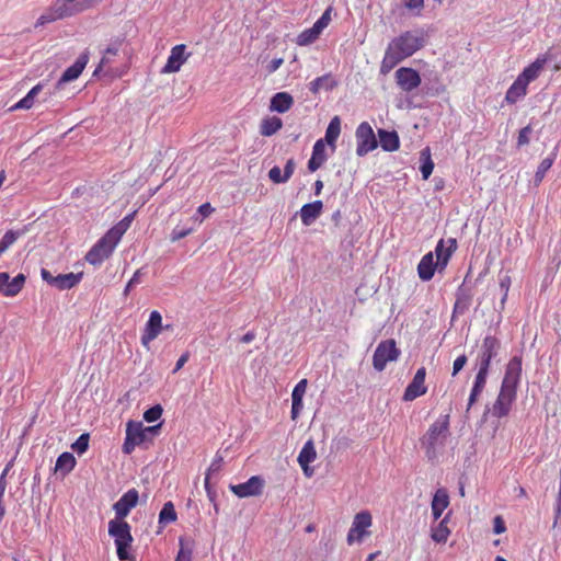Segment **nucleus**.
<instances>
[{"label": "nucleus", "instance_id": "f257e3e1", "mask_svg": "<svg viewBox=\"0 0 561 561\" xmlns=\"http://www.w3.org/2000/svg\"><path fill=\"white\" fill-rule=\"evenodd\" d=\"M423 31H407L391 39L388 44L381 65L380 72L389 73L397 65L412 56L424 46Z\"/></svg>", "mask_w": 561, "mask_h": 561}, {"label": "nucleus", "instance_id": "f03ea898", "mask_svg": "<svg viewBox=\"0 0 561 561\" xmlns=\"http://www.w3.org/2000/svg\"><path fill=\"white\" fill-rule=\"evenodd\" d=\"M449 435V415H443L436 420L421 438V445L425 449L428 459H434L438 450L443 449Z\"/></svg>", "mask_w": 561, "mask_h": 561}, {"label": "nucleus", "instance_id": "7ed1b4c3", "mask_svg": "<svg viewBox=\"0 0 561 561\" xmlns=\"http://www.w3.org/2000/svg\"><path fill=\"white\" fill-rule=\"evenodd\" d=\"M161 423L152 426H144L141 422L128 421L126 424V436L122 450L126 455H130L137 446L147 442L151 443L152 438L159 434Z\"/></svg>", "mask_w": 561, "mask_h": 561}, {"label": "nucleus", "instance_id": "20e7f679", "mask_svg": "<svg viewBox=\"0 0 561 561\" xmlns=\"http://www.w3.org/2000/svg\"><path fill=\"white\" fill-rule=\"evenodd\" d=\"M108 535L114 538L117 557L121 561H133L135 556L129 549L133 543L130 526L124 519H112L108 522Z\"/></svg>", "mask_w": 561, "mask_h": 561}, {"label": "nucleus", "instance_id": "39448f33", "mask_svg": "<svg viewBox=\"0 0 561 561\" xmlns=\"http://www.w3.org/2000/svg\"><path fill=\"white\" fill-rule=\"evenodd\" d=\"M121 239L115 232L110 230L90 249L85 255V261L91 265H100L108 259Z\"/></svg>", "mask_w": 561, "mask_h": 561}, {"label": "nucleus", "instance_id": "423d86ee", "mask_svg": "<svg viewBox=\"0 0 561 561\" xmlns=\"http://www.w3.org/2000/svg\"><path fill=\"white\" fill-rule=\"evenodd\" d=\"M401 352L393 339L381 341L373 355V366L377 371H382L388 363L396 362Z\"/></svg>", "mask_w": 561, "mask_h": 561}, {"label": "nucleus", "instance_id": "0eeeda50", "mask_svg": "<svg viewBox=\"0 0 561 561\" xmlns=\"http://www.w3.org/2000/svg\"><path fill=\"white\" fill-rule=\"evenodd\" d=\"M371 525L373 516L370 512L362 511L357 513L346 536L347 543L352 546L354 542H362L365 537L370 535L369 528Z\"/></svg>", "mask_w": 561, "mask_h": 561}, {"label": "nucleus", "instance_id": "6e6552de", "mask_svg": "<svg viewBox=\"0 0 561 561\" xmlns=\"http://www.w3.org/2000/svg\"><path fill=\"white\" fill-rule=\"evenodd\" d=\"M356 154L364 157L378 147L373 127L368 122L360 123L355 130Z\"/></svg>", "mask_w": 561, "mask_h": 561}, {"label": "nucleus", "instance_id": "1a4fd4ad", "mask_svg": "<svg viewBox=\"0 0 561 561\" xmlns=\"http://www.w3.org/2000/svg\"><path fill=\"white\" fill-rule=\"evenodd\" d=\"M516 392L517 389L501 385L499 396L491 409L492 415L497 419L508 415L512 405L516 400Z\"/></svg>", "mask_w": 561, "mask_h": 561}, {"label": "nucleus", "instance_id": "9d476101", "mask_svg": "<svg viewBox=\"0 0 561 561\" xmlns=\"http://www.w3.org/2000/svg\"><path fill=\"white\" fill-rule=\"evenodd\" d=\"M41 276L47 284L55 286L59 290L73 288L80 283L82 278L81 273H67L53 276L51 273L46 268H42Z\"/></svg>", "mask_w": 561, "mask_h": 561}, {"label": "nucleus", "instance_id": "9b49d317", "mask_svg": "<svg viewBox=\"0 0 561 561\" xmlns=\"http://www.w3.org/2000/svg\"><path fill=\"white\" fill-rule=\"evenodd\" d=\"M264 479L260 476H252L248 481L230 485V491L240 499L259 496L264 489Z\"/></svg>", "mask_w": 561, "mask_h": 561}, {"label": "nucleus", "instance_id": "f8f14e48", "mask_svg": "<svg viewBox=\"0 0 561 561\" xmlns=\"http://www.w3.org/2000/svg\"><path fill=\"white\" fill-rule=\"evenodd\" d=\"M501 342L494 335H486L480 347V352L477 358L478 367L490 369L491 360L497 355Z\"/></svg>", "mask_w": 561, "mask_h": 561}, {"label": "nucleus", "instance_id": "ddd939ff", "mask_svg": "<svg viewBox=\"0 0 561 561\" xmlns=\"http://www.w3.org/2000/svg\"><path fill=\"white\" fill-rule=\"evenodd\" d=\"M191 55V53H186V45H175L171 48L167 62L161 69V73L179 72L181 67L187 61Z\"/></svg>", "mask_w": 561, "mask_h": 561}, {"label": "nucleus", "instance_id": "4468645a", "mask_svg": "<svg viewBox=\"0 0 561 561\" xmlns=\"http://www.w3.org/2000/svg\"><path fill=\"white\" fill-rule=\"evenodd\" d=\"M396 82L398 87L404 92H411L419 88L422 80L420 73L410 67H401L396 73Z\"/></svg>", "mask_w": 561, "mask_h": 561}, {"label": "nucleus", "instance_id": "2eb2a0df", "mask_svg": "<svg viewBox=\"0 0 561 561\" xmlns=\"http://www.w3.org/2000/svg\"><path fill=\"white\" fill-rule=\"evenodd\" d=\"M426 369L421 367L416 370L412 381L405 388L402 399L404 401H413L416 398L423 396L427 391L425 385Z\"/></svg>", "mask_w": 561, "mask_h": 561}, {"label": "nucleus", "instance_id": "dca6fc26", "mask_svg": "<svg viewBox=\"0 0 561 561\" xmlns=\"http://www.w3.org/2000/svg\"><path fill=\"white\" fill-rule=\"evenodd\" d=\"M26 277L20 273L11 279L9 273L0 272V294L5 297L16 296L24 287Z\"/></svg>", "mask_w": 561, "mask_h": 561}, {"label": "nucleus", "instance_id": "f3484780", "mask_svg": "<svg viewBox=\"0 0 561 561\" xmlns=\"http://www.w3.org/2000/svg\"><path fill=\"white\" fill-rule=\"evenodd\" d=\"M162 330V316L157 310L151 311L141 334V344L148 347L149 344L158 337Z\"/></svg>", "mask_w": 561, "mask_h": 561}, {"label": "nucleus", "instance_id": "a211bd4d", "mask_svg": "<svg viewBox=\"0 0 561 561\" xmlns=\"http://www.w3.org/2000/svg\"><path fill=\"white\" fill-rule=\"evenodd\" d=\"M139 494L136 489H130L122 495V497L113 505L116 519H124L131 508L138 504Z\"/></svg>", "mask_w": 561, "mask_h": 561}, {"label": "nucleus", "instance_id": "6ab92c4d", "mask_svg": "<svg viewBox=\"0 0 561 561\" xmlns=\"http://www.w3.org/2000/svg\"><path fill=\"white\" fill-rule=\"evenodd\" d=\"M119 47H121V42L117 41L114 44L110 45L105 49L96 69L94 70V73H93L94 76H96L101 71H104L106 75H110L112 77L121 76L119 73L113 71V69H112V65L114 64L115 58L118 55Z\"/></svg>", "mask_w": 561, "mask_h": 561}, {"label": "nucleus", "instance_id": "aec40b11", "mask_svg": "<svg viewBox=\"0 0 561 561\" xmlns=\"http://www.w3.org/2000/svg\"><path fill=\"white\" fill-rule=\"evenodd\" d=\"M522 356H513L506 365L502 386L517 389L522 376Z\"/></svg>", "mask_w": 561, "mask_h": 561}, {"label": "nucleus", "instance_id": "412c9836", "mask_svg": "<svg viewBox=\"0 0 561 561\" xmlns=\"http://www.w3.org/2000/svg\"><path fill=\"white\" fill-rule=\"evenodd\" d=\"M457 250V240L455 238H448L447 240L440 239L435 247V255L438 260V266L444 270L454 252Z\"/></svg>", "mask_w": 561, "mask_h": 561}, {"label": "nucleus", "instance_id": "4be33fe9", "mask_svg": "<svg viewBox=\"0 0 561 561\" xmlns=\"http://www.w3.org/2000/svg\"><path fill=\"white\" fill-rule=\"evenodd\" d=\"M89 61L88 53L81 54L73 65L68 67L58 81V87L79 78Z\"/></svg>", "mask_w": 561, "mask_h": 561}, {"label": "nucleus", "instance_id": "5701e85b", "mask_svg": "<svg viewBox=\"0 0 561 561\" xmlns=\"http://www.w3.org/2000/svg\"><path fill=\"white\" fill-rule=\"evenodd\" d=\"M317 453L312 440H308L302 446L298 455V463L301 467L306 477L310 478L313 474V469L309 467L316 460Z\"/></svg>", "mask_w": 561, "mask_h": 561}, {"label": "nucleus", "instance_id": "b1692460", "mask_svg": "<svg viewBox=\"0 0 561 561\" xmlns=\"http://www.w3.org/2000/svg\"><path fill=\"white\" fill-rule=\"evenodd\" d=\"M436 268L442 271L440 266H438V260L436 259V262H434V253L428 252L421 259L417 265L419 277L424 282L431 280Z\"/></svg>", "mask_w": 561, "mask_h": 561}, {"label": "nucleus", "instance_id": "393cba45", "mask_svg": "<svg viewBox=\"0 0 561 561\" xmlns=\"http://www.w3.org/2000/svg\"><path fill=\"white\" fill-rule=\"evenodd\" d=\"M327 145L323 139H318L312 149L311 158L308 161V170L314 172L328 160Z\"/></svg>", "mask_w": 561, "mask_h": 561}, {"label": "nucleus", "instance_id": "a878e982", "mask_svg": "<svg viewBox=\"0 0 561 561\" xmlns=\"http://www.w3.org/2000/svg\"><path fill=\"white\" fill-rule=\"evenodd\" d=\"M489 375V369L483 367H478V373L474 378V382L469 396L468 400V409L469 410L474 402L478 400V397L482 393L485 385H486V378Z\"/></svg>", "mask_w": 561, "mask_h": 561}, {"label": "nucleus", "instance_id": "bb28decb", "mask_svg": "<svg viewBox=\"0 0 561 561\" xmlns=\"http://www.w3.org/2000/svg\"><path fill=\"white\" fill-rule=\"evenodd\" d=\"M323 203L321 201H314L309 204H305L300 209V218L305 226H310L322 213Z\"/></svg>", "mask_w": 561, "mask_h": 561}, {"label": "nucleus", "instance_id": "cd10ccee", "mask_svg": "<svg viewBox=\"0 0 561 561\" xmlns=\"http://www.w3.org/2000/svg\"><path fill=\"white\" fill-rule=\"evenodd\" d=\"M546 64L545 58H537L534 62L528 65L519 75L518 79L522 80L525 84H529L534 80H536L540 72L542 71Z\"/></svg>", "mask_w": 561, "mask_h": 561}, {"label": "nucleus", "instance_id": "c85d7f7f", "mask_svg": "<svg viewBox=\"0 0 561 561\" xmlns=\"http://www.w3.org/2000/svg\"><path fill=\"white\" fill-rule=\"evenodd\" d=\"M449 505V496L445 489H438L432 500V515L437 520Z\"/></svg>", "mask_w": 561, "mask_h": 561}, {"label": "nucleus", "instance_id": "c756f323", "mask_svg": "<svg viewBox=\"0 0 561 561\" xmlns=\"http://www.w3.org/2000/svg\"><path fill=\"white\" fill-rule=\"evenodd\" d=\"M294 104L293 96L287 92H277L271 99L270 108L277 113H286Z\"/></svg>", "mask_w": 561, "mask_h": 561}, {"label": "nucleus", "instance_id": "7c9ffc66", "mask_svg": "<svg viewBox=\"0 0 561 561\" xmlns=\"http://www.w3.org/2000/svg\"><path fill=\"white\" fill-rule=\"evenodd\" d=\"M527 91H528V85L525 84L518 78H516L515 81L512 83V85L506 91L505 102L508 104H515L519 100H522L524 96H526Z\"/></svg>", "mask_w": 561, "mask_h": 561}, {"label": "nucleus", "instance_id": "2f4dec72", "mask_svg": "<svg viewBox=\"0 0 561 561\" xmlns=\"http://www.w3.org/2000/svg\"><path fill=\"white\" fill-rule=\"evenodd\" d=\"M341 134V119L339 116H334L325 130V136L322 138L324 144L331 147V151L334 152L336 149V140Z\"/></svg>", "mask_w": 561, "mask_h": 561}, {"label": "nucleus", "instance_id": "473e14b6", "mask_svg": "<svg viewBox=\"0 0 561 561\" xmlns=\"http://www.w3.org/2000/svg\"><path fill=\"white\" fill-rule=\"evenodd\" d=\"M378 137L380 146L385 151H397L400 148V139L397 131L378 129Z\"/></svg>", "mask_w": 561, "mask_h": 561}, {"label": "nucleus", "instance_id": "72a5a7b5", "mask_svg": "<svg viewBox=\"0 0 561 561\" xmlns=\"http://www.w3.org/2000/svg\"><path fill=\"white\" fill-rule=\"evenodd\" d=\"M337 87V81L331 73L316 78L309 83V90L313 94H318L322 89L331 91Z\"/></svg>", "mask_w": 561, "mask_h": 561}, {"label": "nucleus", "instance_id": "f704fd0d", "mask_svg": "<svg viewBox=\"0 0 561 561\" xmlns=\"http://www.w3.org/2000/svg\"><path fill=\"white\" fill-rule=\"evenodd\" d=\"M66 13H64V2L57 0L51 8V11L46 14H42L37 21L35 22V27L43 26L47 23L54 22L56 20H60L66 18Z\"/></svg>", "mask_w": 561, "mask_h": 561}, {"label": "nucleus", "instance_id": "c9c22d12", "mask_svg": "<svg viewBox=\"0 0 561 561\" xmlns=\"http://www.w3.org/2000/svg\"><path fill=\"white\" fill-rule=\"evenodd\" d=\"M283 127V121L277 116H270L262 119L260 124V134L264 137H271Z\"/></svg>", "mask_w": 561, "mask_h": 561}, {"label": "nucleus", "instance_id": "e433bc0d", "mask_svg": "<svg viewBox=\"0 0 561 561\" xmlns=\"http://www.w3.org/2000/svg\"><path fill=\"white\" fill-rule=\"evenodd\" d=\"M77 461L72 454L65 451L58 456L55 463V472H60L62 477L68 474L75 468Z\"/></svg>", "mask_w": 561, "mask_h": 561}, {"label": "nucleus", "instance_id": "4c0bfd02", "mask_svg": "<svg viewBox=\"0 0 561 561\" xmlns=\"http://www.w3.org/2000/svg\"><path fill=\"white\" fill-rule=\"evenodd\" d=\"M64 2V13L71 16L92 8L88 0H59Z\"/></svg>", "mask_w": 561, "mask_h": 561}, {"label": "nucleus", "instance_id": "58836bf2", "mask_svg": "<svg viewBox=\"0 0 561 561\" xmlns=\"http://www.w3.org/2000/svg\"><path fill=\"white\" fill-rule=\"evenodd\" d=\"M448 516H445L437 526L431 530V538L437 543H445L448 540L450 530L447 526Z\"/></svg>", "mask_w": 561, "mask_h": 561}, {"label": "nucleus", "instance_id": "ea45409f", "mask_svg": "<svg viewBox=\"0 0 561 561\" xmlns=\"http://www.w3.org/2000/svg\"><path fill=\"white\" fill-rule=\"evenodd\" d=\"M421 167L420 171L424 180H427L434 170V162L431 156V149L428 147L424 148L420 152Z\"/></svg>", "mask_w": 561, "mask_h": 561}, {"label": "nucleus", "instance_id": "a19ab883", "mask_svg": "<svg viewBox=\"0 0 561 561\" xmlns=\"http://www.w3.org/2000/svg\"><path fill=\"white\" fill-rule=\"evenodd\" d=\"M42 89H43V84L42 83L36 84L12 108L13 110H18V108L28 110V108H31L33 106V104H34V100H35L36 95L42 91Z\"/></svg>", "mask_w": 561, "mask_h": 561}, {"label": "nucleus", "instance_id": "79ce46f5", "mask_svg": "<svg viewBox=\"0 0 561 561\" xmlns=\"http://www.w3.org/2000/svg\"><path fill=\"white\" fill-rule=\"evenodd\" d=\"M42 89H43V84L42 83L36 84L12 108L13 110H18V108L28 110V108H31L33 106V104H34V100H35L36 95L42 91Z\"/></svg>", "mask_w": 561, "mask_h": 561}, {"label": "nucleus", "instance_id": "37998d69", "mask_svg": "<svg viewBox=\"0 0 561 561\" xmlns=\"http://www.w3.org/2000/svg\"><path fill=\"white\" fill-rule=\"evenodd\" d=\"M554 159H556V153L553 152V153H551L550 157L545 158L540 162V164L537 168V171H536V174H535V179H534V183H535L536 186H538L542 182L546 173L552 167V164L554 162Z\"/></svg>", "mask_w": 561, "mask_h": 561}, {"label": "nucleus", "instance_id": "c03bdc74", "mask_svg": "<svg viewBox=\"0 0 561 561\" xmlns=\"http://www.w3.org/2000/svg\"><path fill=\"white\" fill-rule=\"evenodd\" d=\"M178 518L174 505L172 502L164 503L162 510L159 513V524H169L175 522Z\"/></svg>", "mask_w": 561, "mask_h": 561}, {"label": "nucleus", "instance_id": "a18cd8bd", "mask_svg": "<svg viewBox=\"0 0 561 561\" xmlns=\"http://www.w3.org/2000/svg\"><path fill=\"white\" fill-rule=\"evenodd\" d=\"M321 33L312 25V27L302 31L297 37L299 46H307L312 44Z\"/></svg>", "mask_w": 561, "mask_h": 561}, {"label": "nucleus", "instance_id": "49530a36", "mask_svg": "<svg viewBox=\"0 0 561 561\" xmlns=\"http://www.w3.org/2000/svg\"><path fill=\"white\" fill-rule=\"evenodd\" d=\"M134 219V214H129L124 217L118 224L110 229L111 232H115V236L122 239L124 233L128 230L131 221Z\"/></svg>", "mask_w": 561, "mask_h": 561}, {"label": "nucleus", "instance_id": "de8ad7c7", "mask_svg": "<svg viewBox=\"0 0 561 561\" xmlns=\"http://www.w3.org/2000/svg\"><path fill=\"white\" fill-rule=\"evenodd\" d=\"M180 550L175 558V561H192L193 548L188 545L184 538H180Z\"/></svg>", "mask_w": 561, "mask_h": 561}, {"label": "nucleus", "instance_id": "09e8293b", "mask_svg": "<svg viewBox=\"0 0 561 561\" xmlns=\"http://www.w3.org/2000/svg\"><path fill=\"white\" fill-rule=\"evenodd\" d=\"M89 440L90 436L88 433L81 434L77 440L71 445V448L73 451H76L79 455L84 454L89 448Z\"/></svg>", "mask_w": 561, "mask_h": 561}, {"label": "nucleus", "instance_id": "8fccbe9b", "mask_svg": "<svg viewBox=\"0 0 561 561\" xmlns=\"http://www.w3.org/2000/svg\"><path fill=\"white\" fill-rule=\"evenodd\" d=\"M162 412H163L162 407L160 404H157V405L151 407L150 409L145 411L144 419L148 423L156 422L157 420H159L161 417Z\"/></svg>", "mask_w": 561, "mask_h": 561}, {"label": "nucleus", "instance_id": "3c124183", "mask_svg": "<svg viewBox=\"0 0 561 561\" xmlns=\"http://www.w3.org/2000/svg\"><path fill=\"white\" fill-rule=\"evenodd\" d=\"M331 12H332V8L329 7L323 13L322 15L316 21V23L313 24V26L320 32L322 33V31L330 24L331 22Z\"/></svg>", "mask_w": 561, "mask_h": 561}, {"label": "nucleus", "instance_id": "603ef678", "mask_svg": "<svg viewBox=\"0 0 561 561\" xmlns=\"http://www.w3.org/2000/svg\"><path fill=\"white\" fill-rule=\"evenodd\" d=\"M307 390V379H301L294 388L291 392V401L302 402V398Z\"/></svg>", "mask_w": 561, "mask_h": 561}, {"label": "nucleus", "instance_id": "864d4df0", "mask_svg": "<svg viewBox=\"0 0 561 561\" xmlns=\"http://www.w3.org/2000/svg\"><path fill=\"white\" fill-rule=\"evenodd\" d=\"M268 178L270 180L275 183H286L288 180L285 178V174L282 173V170L279 167L275 165L268 171Z\"/></svg>", "mask_w": 561, "mask_h": 561}, {"label": "nucleus", "instance_id": "5fc2aeb1", "mask_svg": "<svg viewBox=\"0 0 561 561\" xmlns=\"http://www.w3.org/2000/svg\"><path fill=\"white\" fill-rule=\"evenodd\" d=\"M531 133L530 125L525 126L519 130L518 137H517V146L522 147L529 144V135Z\"/></svg>", "mask_w": 561, "mask_h": 561}, {"label": "nucleus", "instance_id": "6e6d98bb", "mask_svg": "<svg viewBox=\"0 0 561 561\" xmlns=\"http://www.w3.org/2000/svg\"><path fill=\"white\" fill-rule=\"evenodd\" d=\"M140 276H141V270H137L133 277L128 280L127 285L125 286V289H124V296L127 297L130 293V289L133 288V286L137 285L140 283Z\"/></svg>", "mask_w": 561, "mask_h": 561}, {"label": "nucleus", "instance_id": "4d7b16f0", "mask_svg": "<svg viewBox=\"0 0 561 561\" xmlns=\"http://www.w3.org/2000/svg\"><path fill=\"white\" fill-rule=\"evenodd\" d=\"M467 356L465 354L458 356L453 364V376H456L467 364Z\"/></svg>", "mask_w": 561, "mask_h": 561}, {"label": "nucleus", "instance_id": "13d9d810", "mask_svg": "<svg viewBox=\"0 0 561 561\" xmlns=\"http://www.w3.org/2000/svg\"><path fill=\"white\" fill-rule=\"evenodd\" d=\"M214 210L215 209L211 207L209 203H205L197 208V213L202 216V218L198 219L197 217H194V219L202 222L204 218L208 217Z\"/></svg>", "mask_w": 561, "mask_h": 561}, {"label": "nucleus", "instance_id": "bf43d9fd", "mask_svg": "<svg viewBox=\"0 0 561 561\" xmlns=\"http://www.w3.org/2000/svg\"><path fill=\"white\" fill-rule=\"evenodd\" d=\"M403 4L409 10L421 11L424 7V0H403Z\"/></svg>", "mask_w": 561, "mask_h": 561}, {"label": "nucleus", "instance_id": "052dcab7", "mask_svg": "<svg viewBox=\"0 0 561 561\" xmlns=\"http://www.w3.org/2000/svg\"><path fill=\"white\" fill-rule=\"evenodd\" d=\"M493 530L495 534H503L506 530L504 519L501 516H495L493 519Z\"/></svg>", "mask_w": 561, "mask_h": 561}, {"label": "nucleus", "instance_id": "680f3d73", "mask_svg": "<svg viewBox=\"0 0 561 561\" xmlns=\"http://www.w3.org/2000/svg\"><path fill=\"white\" fill-rule=\"evenodd\" d=\"M510 286H511V277L510 276L505 275L504 277H502L500 279V287L504 293L502 302L507 298Z\"/></svg>", "mask_w": 561, "mask_h": 561}, {"label": "nucleus", "instance_id": "e2e57ef3", "mask_svg": "<svg viewBox=\"0 0 561 561\" xmlns=\"http://www.w3.org/2000/svg\"><path fill=\"white\" fill-rule=\"evenodd\" d=\"M220 468V465H219V461H213V463L210 465L207 473H206V477H205V480H204V484H205V489L207 492H209V479H210V472L213 471H216V470H219Z\"/></svg>", "mask_w": 561, "mask_h": 561}, {"label": "nucleus", "instance_id": "0e129e2a", "mask_svg": "<svg viewBox=\"0 0 561 561\" xmlns=\"http://www.w3.org/2000/svg\"><path fill=\"white\" fill-rule=\"evenodd\" d=\"M294 171H295V161H294V159H288L285 164V168H284L285 178L287 180H289L291 178V175L294 174Z\"/></svg>", "mask_w": 561, "mask_h": 561}, {"label": "nucleus", "instance_id": "69168bd1", "mask_svg": "<svg viewBox=\"0 0 561 561\" xmlns=\"http://www.w3.org/2000/svg\"><path fill=\"white\" fill-rule=\"evenodd\" d=\"M284 62L283 58H274L271 60V62L267 65V71L268 73L275 72Z\"/></svg>", "mask_w": 561, "mask_h": 561}, {"label": "nucleus", "instance_id": "338daca9", "mask_svg": "<svg viewBox=\"0 0 561 561\" xmlns=\"http://www.w3.org/2000/svg\"><path fill=\"white\" fill-rule=\"evenodd\" d=\"M302 410V402L291 401V419L296 420Z\"/></svg>", "mask_w": 561, "mask_h": 561}, {"label": "nucleus", "instance_id": "774afa93", "mask_svg": "<svg viewBox=\"0 0 561 561\" xmlns=\"http://www.w3.org/2000/svg\"><path fill=\"white\" fill-rule=\"evenodd\" d=\"M192 232L191 229H186V230H173L172 232V236H171V240L174 242V241H178L180 239H183L185 238L186 236H188L190 233Z\"/></svg>", "mask_w": 561, "mask_h": 561}]
</instances>
